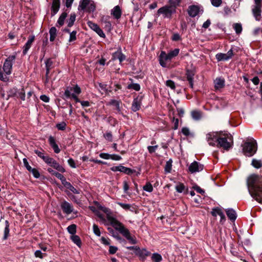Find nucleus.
<instances>
[{"mask_svg": "<svg viewBox=\"0 0 262 262\" xmlns=\"http://www.w3.org/2000/svg\"><path fill=\"white\" fill-rule=\"evenodd\" d=\"M261 176L252 174L247 179V186L248 191L256 201L262 203V169Z\"/></svg>", "mask_w": 262, "mask_h": 262, "instance_id": "obj_1", "label": "nucleus"}, {"mask_svg": "<svg viewBox=\"0 0 262 262\" xmlns=\"http://www.w3.org/2000/svg\"><path fill=\"white\" fill-rule=\"evenodd\" d=\"M101 210L106 214L107 220L111 225L125 237L129 243L133 245L137 244V241L135 237L132 236L129 230L121 223L111 215V212L108 208L101 207Z\"/></svg>", "mask_w": 262, "mask_h": 262, "instance_id": "obj_2", "label": "nucleus"}, {"mask_svg": "<svg viewBox=\"0 0 262 262\" xmlns=\"http://www.w3.org/2000/svg\"><path fill=\"white\" fill-rule=\"evenodd\" d=\"M180 50L175 49L170 51L168 54L165 52L162 51L159 56V62L160 65L164 68L167 67V62L170 61L172 59L176 57L179 53Z\"/></svg>", "mask_w": 262, "mask_h": 262, "instance_id": "obj_3", "label": "nucleus"}, {"mask_svg": "<svg viewBox=\"0 0 262 262\" xmlns=\"http://www.w3.org/2000/svg\"><path fill=\"white\" fill-rule=\"evenodd\" d=\"M257 151V143L253 139H250L243 145V152L246 156L252 157Z\"/></svg>", "mask_w": 262, "mask_h": 262, "instance_id": "obj_4", "label": "nucleus"}, {"mask_svg": "<svg viewBox=\"0 0 262 262\" xmlns=\"http://www.w3.org/2000/svg\"><path fill=\"white\" fill-rule=\"evenodd\" d=\"M232 138L230 134H225L223 135L220 134L216 146L218 147L223 148L224 150H228L232 147Z\"/></svg>", "mask_w": 262, "mask_h": 262, "instance_id": "obj_5", "label": "nucleus"}, {"mask_svg": "<svg viewBox=\"0 0 262 262\" xmlns=\"http://www.w3.org/2000/svg\"><path fill=\"white\" fill-rule=\"evenodd\" d=\"M81 92L80 88L76 85L74 87L68 86L66 88L64 95L67 98H72L76 102H80L81 101L78 98L77 95Z\"/></svg>", "mask_w": 262, "mask_h": 262, "instance_id": "obj_6", "label": "nucleus"}, {"mask_svg": "<svg viewBox=\"0 0 262 262\" xmlns=\"http://www.w3.org/2000/svg\"><path fill=\"white\" fill-rule=\"evenodd\" d=\"M262 0H254V5L252 6V12L253 16L257 21H259L261 18Z\"/></svg>", "mask_w": 262, "mask_h": 262, "instance_id": "obj_7", "label": "nucleus"}, {"mask_svg": "<svg viewBox=\"0 0 262 262\" xmlns=\"http://www.w3.org/2000/svg\"><path fill=\"white\" fill-rule=\"evenodd\" d=\"M176 10L168 5L164 6L158 9L157 15H162L164 18H171L172 15L176 13Z\"/></svg>", "mask_w": 262, "mask_h": 262, "instance_id": "obj_8", "label": "nucleus"}, {"mask_svg": "<svg viewBox=\"0 0 262 262\" xmlns=\"http://www.w3.org/2000/svg\"><path fill=\"white\" fill-rule=\"evenodd\" d=\"M16 56V53L9 56L5 61L3 65V71L6 75H9L11 74L12 65Z\"/></svg>", "mask_w": 262, "mask_h": 262, "instance_id": "obj_9", "label": "nucleus"}, {"mask_svg": "<svg viewBox=\"0 0 262 262\" xmlns=\"http://www.w3.org/2000/svg\"><path fill=\"white\" fill-rule=\"evenodd\" d=\"M220 134L217 132H211L206 135V140L210 146H214L218 143Z\"/></svg>", "mask_w": 262, "mask_h": 262, "instance_id": "obj_10", "label": "nucleus"}, {"mask_svg": "<svg viewBox=\"0 0 262 262\" xmlns=\"http://www.w3.org/2000/svg\"><path fill=\"white\" fill-rule=\"evenodd\" d=\"M45 163L60 172H65L64 168L62 166L60 165L59 164L52 158L48 156V158L45 161Z\"/></svg>", "mask_w": 262, "mask_h": 262, "instance_id": "obj_11", "label": "nucleus"}, {"mask_svg": "<svg viewBox=\"0 0 262 262\" xmlns=\"http://www.w3.org/2000/svg\"><path fill=\"white\" fill-rule=\"evenodd\" d=\"M233 55V52L232 49L229 50L227 53H217L215 55L216 59L218 61H227L231 59Z\"/></svg>", "mask_w": 262, "mask_h": 262, "instance_id": "obj_12", "label": "nucleus"}, {"mask_svg": "<svg viewBox=\"0 0 262 262\" xmlns=\"http://www.w3.org/2000/svg\"><path fill=\"white\" fill-rule=\"evenodd\" d=\"M88 25L92 30L96 32L100 37L105 38V34L97 24L91 21H89L88 22Z\"/></svg>", "mask_w": 262, "mask_h": 262, "instance_id": "obj_13", "label": "nucleus"}, {"mask_svg": "<svg viewBox=\"0 0 262 262\" xmlns=\"http://www.w3.org/2000/svg\"><path fill=\"white\" fill-rule=\"evenodd\" d=\"M60 207L63 212L68 215L71 214L74 211L73 205L66 201L61 203Z\"/></svg>", "mask_w": 262, "mask_h": 262, "instance_id": "obj_14", "label": "nucleus"}, {"mask_svg": "<svg viewBox=\"0 0 262 262\" xmlns=\"http://www.w3.org/2000/svg\"><path fill=\"white\" fill-rule=\"evenodd\" d=\"M203 168V165L196 161L192 162L189 166V170L192 173L201 171Z\"/></svg>", "mask_w": 262, "mask_h": 262, "instance_id": "obj_15", "label": "nucleus"}, {"mask_svg": "<svg viewBox=\"0 0 262 262\" xmlns=\"http://www.w3.org/2000/svg\"><path fill=\"white\" fill-rule=\"evenodd\" d=\"M116 59H118L120 63H121L125 59V56L122 53L120 48L112 55V60H115Z\"/></svg>", "mask_w": 262, "mask_h": 262, "instance_id": "obj_16", "label": "nucleus"}, {"mask_svg": "<svg viewBox=\"0 0 262 262\" xmlns=\"http://www.w3.org/2000/svg\"><path fill=\"white\" fill-rule=\"evenodd\" d=\"M200 12V7L196 5H191L188 9V13L192 17H195Z\"/></svg>", "mask_w": 262, "mask_h": 262, "instance_id": "obj_17", "label": "nucleus"}, {"mask_svg": "<svg viewBox=\"0 0 262 262\" xmlns=\"http://www.w3.org/2000/svg\"><path fill=\"white\" fill-rule=\"evenodd\" d=\"M141 97H137L134 98L132 105V110L134 112H136L141 107Z\"/></svg>", "mask_w": 262, "mask_h": 262, "instance_id": "obj_18", "label": "nucleus"}, {"mask_svg": "<svg viewBox=\"0 0 262 262\" xmlns=\"http://www.w3.org/2000/svg\"><path fill=\"white\" fill-rule=\"evenodd\" d=\"M60 0H53L51 8V15H55L59 11L60 8Z\"/></svg>", "mask_w": 262, "mask_h": 262, "instance_id": "obj_19", "label": "nucleus"}, {"mask_svg": "<svg viewBox=\"0 0 262 262\" xmlns=\"http://www.w3.org/2000/svg\"><path fill=\"white\" fill-rule=\"evenodd\" d=\"M111 14L115 18L117 19L120 18L122 14V11L120 7L119 6H115L112 9Z\"/></svg>", "mask_w": 262, "mask_h": 262, "instance_id": "obj_20", "label": "nucleus"}, {"mask_svg": "<svg viewBox=\"0 0 262 262\" xmlns=\"http://www.w3.org/2000/svg\"><path fill=\"white\" fill-rule=\"evenodd\" d=\"M49 142L51 146L53 149L56 154H58L60 151V149L58 147V145L56 144L55 139L52 136H50L49 138Z\"/></svg>", "mask_w": 262, "mask_h": 262, "instance_id": "obj_21", "label": "nucleus"}, {"mask_svg": "<svg viewBox=\"0 0 262 262\" xmlns=\"http://www.w3.org/2000/svg\"><path fill=\"white\" fill-rule=\"evenodd\" d=\"M34 36H29L28 41H27V42L26 43V44L25 45V46H24V48H23V52L24 55H25L27 53L29 49L31 48L32 44L33 42L34 41Z\"/></svg>", "mask_w": 262, "mask_h": 262, "instance_id": "obj_22", "label": "nucleus"}, {"mask_svg": "<svg viewBox=\"0 0 262 262\" xmlns=\"http://www.w3.org/2000/svg\"><path fill=\"white\" fill-rule=\"evenodd\" d=\"M135 254L138 255L141 258L144 259L146 256L150 254V252L145 249H141L139 247Z\"/></svg>", "mask_w": 262, "mask_h": 262, "instance_id": "obj_23", "label": "nucleus"}, {"mask_svg": "<svg viewBox=\"0 0 262 262\" xmlns=\"http://www.w3.org/2000/svg\"><path fill=\"white\" fill-rule=\"evenodd\" d=\"M226 212L227 216L231 221H234L236 220L237 215L234 210L228 208L226 210Z\"/></svg>", "mask_w": 262, "mask_h": 262, "instance_id": "obj_24", "label": "nucleus"}, {"mask_svg": "<svg viewBox=\"0 0 262 262\" xmlns=\"http://www.w3.org/2000/svg\"><path fill=\"white\" fill-rule=\"evenodd\" d=\"M191 116L194 120L198 121L201 119L202 114L200 111L193 110L191 112Z\"/></svg>", "mask_w": 262, "mask_h": 262, "instance_id": "obj_25", "label": "nucleus"}, {"mask_svg": "<svg viewBox=\"0 0 262 262\" xmlns=\"http://www.w3.org/2000/svg\"><path fill=\"white\" fill-rule=\"evenodd\" d=\"M67 189L71 191L73 193L75 194H79L80 190L77 189L75 188L70 182H66L63 185Z\"/></svg>", "mask_w": 262, "mask_h": 262, "instance_id": "obj_26", "label": "nucleus"}, {"mask_svg": "<svg viewBox=\"0 0 262 262\" xmlns=\"http://www.w3.org/2000/svg\"><path fill=\"white\" fill-rule=\"evenodd\" d=\"M67 17V13L64 12L62 13V14L59 16L57 21V26L61 27L63 25L64 23L65 19Z\"/></svg>", "mask_w": 262, "mask_h": 262, "instance_id": "obj_27", "label": "nucleus"}, {"mask_svg": "<svg viewBox=\"0 0 262 262\" xmlns=\"http://www.w3.org/2000/svg\"><path fill=\"white\" fill-rule=\"evenodd\" d=\"M225 84V80L221 78H217L214 80L215 88L217 89H221L224 87Z\"/></svg>", "mask_w": 262, "mask_h": 262, "instance_id": "obj_28", "label": "nucleus"}, {"mask_svg": "<svg viewBox=\"0 0 262 262\" xmlns=\"http://www.w3.org/2000/svg\"><path fill=\"white\" fill-rule=\"evenodd\" d=\"M194 73L189 70L187 71L186 73V77L187 79L189 82V84L190 86L192 88H193V78Z\"/></svg>", "mask_w": 262, "mask_h": 262, "instance_id": "obj_29", "label": "nucleus"}, {"mask_svg": "<svg viewBox=\"0 0 262 262\" xmlns=\"http://www.w3.org/2000/svg\"><path fill=\"white\" fill-rule=\"evenodd\" d=\"M90 2V0H81L78 6V10H85Z\"/></svg>", "mask_w": 262, "mask_h": 262, "instance_id": "obj_30", "label": "nucleus"}, {"mask_svg": "<svg viewBox=\"0 0 262 262\" xmlns=\"http://www.w3.org/2000/svg\"><path fill=\"white\" fill-rule=\"evenodd\" d=\"M50 33V40L51 41H53L57 35V30L55 27H52L51 28L49 31Z\"/></svg>", "mask_w": 262, "mask_h": 262, "instance_id": "obj_31", "label": "nucleus"}, {"mask_svg": "<svg viewBox=\"0 0 262 262\" xmlns=\"http://www.w3.org/2000/svg\"><path fill=\"white\" fill-rule=\"evenodd\" d=\"M76 20V14L74 13H71L70 16V18L67 20L68 26L71 27L73 25Z\"/></svg>", "mask_w": 262, "mask_h": 262, "instance_id": "obj_32", "label": "nucleus"}, {"mask_svg": "<svg viewBox=\"0 0 262 262\" xmlns=\"http://www.w3.org/2000/svg\"><path fill=\"white\" fill-rule=\"evenodd\" d=\"M71 238L72 242L74 244H75L77 246H78L79 247H81V239H80V237H79V236H78L77 235H73L71 236Z\"/></svg>", "mask_w": 262, "mask_h": 262, "instance_id": "obj_33", "label": "nucleus"}, {"mask_svg": "<svg viewBox=\"0 0 262 262\" xmlns=\"http://www.w3.org/2000/svg\"><path fill=\"white\" fill-rule=\"evenodd\" d=\"M110 104L115 107V108L117 110L118 113L120 114L121 113V108L120 107V101L115 100H112L110 102Z\"/></svg>", "mask_w": 262, "mask_h": 262, "instance_id": "obj_34", "label": "nucleus"}, {"mask_svg": "<svg viewBox=\"0 0 262 262\" xmlns=\"http://www.w3.org/2000/svg\"><path fill=\"white\" fill-rule=\"evenodd\" d=\"M251 165L255 168L258 169L262 167V161L260 160L253 159Z\"/></svg>", "mask_w": 262, "mask_h": 262, "instance_id": "obj_35", "label": "nucleus"}, {"mask_svg": "<svg viewBox=\"0 0 262 262\" xmlns=\"http://www.w3.org/2000/svg\"><path fill=\"white\" fill-rule=\"evenodd\" d=\"M151 258L152 260L154 262H160L162 260V256L158 253H153L152 254Z\"/></svg>", "mask_w": 262, "mask_h": 262, "instance_id": "obj_36", "label": "nucleus"}, {"mask_svg": "<svg viewBox=\"0 0 262 262\" xmlns=\"http://www.w3.org/2000/svg\"><path fill=\"white\" fill-rule=\"evenodd\" d=\"M9 231H10V230H9V222L8 221H5V229H4V237H3L4 239H6L7 238V237L9 236Z\"/></svg>", "mask_w": 262, "mask_h": 262, "instance_id": "obj_37", "label": "nucleus"}, {"mask_svg": "<svg viewBox=\"0 0 262 262\" xmlns=\"http://www.w3.org/2000/svg\"><path fill=\"white\" fill-rule=\"evenodd\" d=\"M34 152L40 158H41L45 162L48 158V156H45L43 150H35Z\"/></svg>", "mask_w": 262, "mask_h": 262, "instance_id": "obj_38", "label": "nucleus"}, {"mask_svg": "<svg viewBox=\"0 0 262 262\" xmlns=\"http://www.w3.org/2000/svg\"><path fill=\"white\" fill-rule=\"evenodd\" d=\"M172 161L171 159H169L168 161L166 162L165 166V171L166 172H170L172 169Z\"/></svg>", "mask_w": 262, "mask_h": 262, "instance_id": "obj_39", "label": "nucleus"}, {"mask_svg": "<svg viewBox=\"0 0 262 262\" xmlns=\"http://www.w3.org/2000/svg\"><path fill=\"white\" fill-rule=\"evenodd\" d=\"M176 189L177 192L179 193H182L184 192L185 190V186L183 183H179L176 186Z\"/></svg>", "mask_w": 262, "mask_h": 262, "instance_id": "obj_40", "label": "nucleus"}, {"mask_svg": "<svg viewBox=\"0 0 262 262\" xmlns=\"http://www.w3.org/2000/svg\"><path fill=\"white\" fill-rule=\"evenodd\" d=\"M67 230L69 233L74 235L76 232V225L75 224H72L69 226L67 228Z\"/></svg>", "mask_w": 262, "mask_h": 262, "instance_id": "obj_41", "label": "nucleus"}, {"mask_svg": "<svg viewBox=\"0 0 262 262\" xmlns=\"http://www.w3.org/2000/svg\"><path fill=\"white\" fill-rule=\"evenodd\" d=\"M107 230L109 232V233L113 236L115 238H116V239H119V240H121V238L118 235V233L115 232L114 231V230L111 228V227H108L107 228Z\"/></svg>", "mask_w": 262, "mask_h": 262, "instance_id": "obj_42", "label": "nucleus"}, {"mask_svg": "<svg viewBox=\"0 0 262 262\" xmlns=\"http://www.w3.org/2000/svg\"><path fill=\"white\" fill-rule=\"evenodd\" d=\"M53 61L51 59H48L46 61V74L48 75L49 73L50 70L52 66Z\"/></svg>", "mask_w": 262, "mask_h": 262, "instance_id": "obj_43", "label": "nucleus"}, {"mask_svg": "<svg viewBox=\"0 0 262 262\" xmlns=\"http://www.w3.org/2000/svg\"><path fill=\"white\" fill-rule=\"evenodd\" d=\"M54 176H55L56 178L61 180L62 185H63L64 183L67 182L66 179L64 177V176L62 174L58 172H54Z\"/></svg>", "mask_w": 262, "mask_h": 262, "instance_id": "obj_44", "label": "nucleus"}, {"mask_svg": "<svg viewBox=\"0 0 262 262\" xmlns=\"http://www.w3.org/2000/svg\"><path fill=\"white\" fill-rule=\"evenodd\" d=\"M8 79L7 75L4 72L3 69L0 66V80L3 81H7Z\"/></svg>", "mask_w": 262, "mask_h": 262, "instance_id": "obj_45", "label": "nucleus"}, {"mask_svg": "<svg viewBox=\"0 0 262 262\" xmlns=\"http://www.w3.org/2000/svg\"><path fill=\"white\" fill-rule=\"evenodd\" d=\"M233 28L237 34H239L242 31V26L241 24L235 23L233 25Z\"/></svg>", "mask_w": 262, "mask_h": 262, "instance_id": "obj_46", "label": "nucleus"}, {"mask_svg": "<svg viewBox=\"0 0 262 262\" xmlns=\"http://www.w3.org/2000/svg\"><path fill=\"white\" fill-rule=\"evenodd\" d=\"M120 172H123L126 174H129L132 173L133 171V170L131 169L130 168L121 165Z\"/></svg>", "mask_w": 262, "mask_h": 262, "instance_id": "obj_47", "label": "nucleus"}, {"mask_svg": "<svg viewBox=\"0 0 262 262\" xmlns=\"http://www.w3.org/2000/svg\"><path fill=\"white\" fill-rule=\"evenodd\" d=\"M180 1V0H169V3L170 4L169 6L173 7L175 8V10H176V7L179 6Z\"/></svg>", "mask_w": 262, "mask_h": 262, "instance_id": "obj_48", "label": "nucleus"}, {"mask_svg": "<svg viewBox=\"0 0 262 262\" xmlns=\"http://www.w3.org/2000/svg\"><path fill=\"white\" fill-rule=\"evenodd\" d=\"M95 214L101 220L103 223L106 224V220L105 219L104 215L99 210L96 211Z\"/></svg>", "mask_w": 262, "mask_h": 262, "instance_id": "obj_49", "label": "nucleus"}, {"mask_svg": "<svg viewBox=\"0 0 262 262\" xmlns=\"http://www.w3.org/2000/svg\"><path fill=\"white\" fill-rule=\"evenodd\" d=\"M143 190L149 192H151L153 190V187L152 185L150 183H147L144 186Z\"/></svg>", "mask_w": 262, "mask_h": 262, "instance_id": "obj_50", "label": "nucleus"}, {"mask_svg": "<svg viewBox=\"0 0 262 262\" xmlns=\"http://www.w3.org/2000/svg\"><path fill=\"white\" fill-rule=\"evenodd\" d=\"M76 33H77V32L76 31H73L72 32H71L70 33V37H69V42H72L76 40Z\"/></svg>", "mask_w": 262, "mask_h": 262, "instance_id": "obj_51", "label": "nucleus"}, {"mask_svg": "<svg viewBox=\"0 0 262 262\" xmlns=\"http://www.w3.org/2000/svg\"><path fill=\"white\" fill-rule=\"evenodd\" d=\"M167 86L169 87L172 90H174L176 88L175 83L174 82L171 80H168L166 81L165 83Z\"/></svg>", "mask_w": 262, "mask_h": 262, "instance_id": "obj_52", "label": "nucleus"}, {"mask_svg": "<svg viewBox=\"0 0 262 262\" xmlns=\"http://www.w3.org/2000/svg\"><path fill=\"white\" fill-rule=\"evenodd\" d=\"M129 89H133L136 91H139L140 89V86L138 83H132L128 86Z\"/></svg>", "mask_w": 262, "mask_h": 262, "instance_id": "obj_53", "label": "nucleus"}, {"mask_svg": "<svg viewBox=\"0 0 262 262\" xmlns=\"http://www.w3.org/2000/svg\"><path fill=\"white\" fill-rule=\"evenodd\" d=\"M95 5L94 3L90 2L85 10L89 12H93L95 10Z\"/></svg>", "mask_w": 262, "mask_h": 262, "instance_id": "obj_54", "label": "nucleus"}, {"mask_svg": "<svg viewBox=\"0 0 262 262\" xmlns=\"http://www.w3.org/2000/svg\"><path fill=\"white\" fill-rule=\"evenodd\" d=\"M93 232L95 233V234L98 236H100L101 234L100 231L99 230V228L97 225L96 224H94L93 226Z\"/></svg>", "mask_w": 262, "mask_h": 262, "instance_id": "obj_55", "label": "nucleus"}, {"mask_svg": "<svg viewBox=\"0 0 262 262\" xmlns=\"http://www.w3.org/2000/svg\"><path fill=\"white\" fill-rule=\"evenodd\" d=\"M220 212H222L221 209L219 208H215L212 209L211 213L212 215V216H216L217 215H219Z\"/></svg>", "mask_w": 262, "mask_h": 262, "instance_id": "obj_56", "label": "nucleus"}, {"mask_svg": "<svg viewBox=\"0 0 262 262\" xmlns=\"http://www.w3.org/2000/svg\"><path fill=\"white\" fill-rule=\"evenodd\" d=\"M29 172H32L33 176L35 178H38L40 177V173H39V171L35 168H32L30 170V171H29Z\"/></svg>", "mask_w": 262, "mask_h": 262, "instance_id": "obj_57", "label": "nucleus"}, {"mask_svg": "<svg viewBox=\"0 0 262 262\" xmlns=\"http://www.w3.org/2000/svg\"><path fill=\"white\" fill-rule=\"evenodd\" d=\"M158 148V145H156L154 146H148L147 147V149L150 154H152L156 151V150Z\"/></svg>", "mask_w": 262, "mask_h": 262, "instance_id": "obj_58", "label": "nucleus"}, {"mask_svg": "<svg viewBox=\"0 0 262 262\" xmlns=\"http://www.w3.org/2000/svg\"><path fill=\"white\" fill-rule=\"evenodd\" d=\"M211 4L215 7H218L221 6L222 3V0H210Z\"/></svg>", "mask_w": 262, "mask_h": 262, "instance_id": "obj_59", "label": "nucleus"}, {"mask_svg": "<svg viewBox=\"0 0 262 262\" xmlns=\"http://www.w3.org/2000/svg\"><path fill=\"white\" fill-rule=\"evenodd\" d=\"M56 127L59 130H63L66 129V124L65 122H62L57 124Z\"/></svg>", "mask_w": 262, "mask_h": 262, "instance_id": "obj_60", "label": "nucleus"}, {"mask_svg": "<svg viewBox=\"0 0 262 262\" xmlns=\"http://www.w3.org/2000/svg\"><path fill=\"white\" fill-rule=\"evenodd\" d=\"M104 138L107 140V141L111 142L113 140V136L111 132H107L104 135Z\"/></svg>", "mask_w": 262, "mask_h": 262, "instance_id": "obj_61", "label": "nucleus"}, {"mask_svg": "<svg viewBox=\"0 0 262 262\" xmlns=\"http://www.w3.org/2000/svg\"><path fill=\"white\" fill-rule=\"evenodd\" d=\"M17 97H19L22 100H25V93L24 91L21 89V90L18 92Z\"/></svg>", "mask_w": 262, "mask_h": 262, "instance_id": "obj_62", "label": "nucleus"}, {"mask_svg": "<svg viewBox=\"0 0 262 262\" xmlns=\"http://www.w3.org/2000/svg\"><path fill=\"white\" fill-rule=\"evenodd\" d=\"M118 204L121 206L122 208L125 210H128L130 208V205L128 204H124L122 203L119 202L118 203Z\"/></svg>", "mask_w": 262, "mask_h": 262, "instance_id": "obj_63", "label": "nucleus"}, {"mask_svg": "<svg viewBox=\"0 0 262 262\" xmlns=\"http://www.w3.org/2000/svg\"><path fill=\"white\" fill-rule=\"evenodd\" d=\"M23 163L26 169L29 171L31 169L32 167L29 165V163L27 159H23Z\"/></svg>", "mask_w": 262, "mask_h": 262, "instance_id": "obj_64", "label": "nucleus"}]
</instances>
